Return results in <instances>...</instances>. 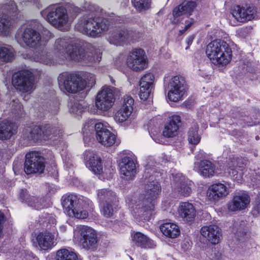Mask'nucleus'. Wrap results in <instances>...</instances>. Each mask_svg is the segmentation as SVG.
Listing matches in <instances>:
<instances>
[{"mask_svg":"<svg viewBox=\"0 0 260 260\" xmlns=\"http://www.w3.org/2000/svg\"><path fill=\"white\" fill-rule=\"evenodd\" d=\"M70 111L71 113L79 115L83 111V107L79 103H74L73 105L71 107Z\"/></svg>","mask_w":260,"mask_h":260,"instance_id":"obj_50","label":"nucleus"},{"mask_svg":"<svg viewBox=\"0 0 260 260\" xmlns=\"http://www.w3.org/2000/svg\"><path fill=\"white\" fill-rule=\"evenodd\" d=\"M194 165V170L203 177L210 178L214 175L215 166L211 161L204 159L200 162H195Z\"/></svg>","mask_w":260,"mask_h":260,"instance_id":"obj_24","label":"nucleus"},{"mask_svg":"<svg viewBox=\"0 0 260 260\" xmlns=\"http://www.w3.org/2000/svg\"><path fill=\"white\" fill-rule=\"evenodd\" d=\"M99 34H91V33L89 34V35L90 37H97Z\"/></svg>","mask_w":260,"mask_h":260,"instance_id":"obj_58","label":"nucleus"},{"mask_svg":"<svg viewBox=\"0 0 260 260\" xmlns=\"http://www.w3.org/2000/svg\"><path fill=\"white\" fill-rule=\"evenodd\" d=\"M57 260H77V254L73 251L67 249H61L57 251Z\"/></svg>","mask_w":260,"mask_h":260,"instance_id":"obj_41","label":"nucleus"},{"mask_svg":"<svg viewBox=\"0 0 260 260\" xmlns=\"http://www.w3.org/2000/svg\"><path fill=\"white\" fill-rule=\"evenodd\" d=\"M17 6L13 1H9L2 6L1 11L3 14L0 18V31L5 32L14 26V22L11 19L9 20V14H16Z\"/></svg>","mask_w":260,"mask_h":260,"instance_id":"obj_15","label":"nucleus"},{"mask_svg":"<svg viewBox=\"0 0 260 260\" xmlns=\"http://www.w3.org/2000/svg\"><path fill=\"white\" fill-rule=\"evenodd\" d=\"M77 229L80 235V243L86 249L95 250L98 246V238L96 232L86 225H80Z\"/></svg>","mask_w":260,"mask_h":260,"instance_id":"obj_13","label":"nucleus"},{"mask_svg":"<svg viewBox=\"0 0 260 260\" xmlns=\"http://www.w3.org/2000/svg\"><path fill=\"white\" fill-rule=\"evenodd\" d=\"M85 82V86L92 87L95 84V77L94 74L88 73L86 75L85 80H83Z\"/></svg>","mask_w":260,"mask_h":260,"instance_id":"obj_49","label":"nucleus"},{"mask_svg":"<svg viewBox=\"0 0 260 260\" xmlns=\"http://www.w3.org/2000/svg\"><path fill=\"white\" fill-rule=\"evenodd\" d=\"M258 138V137H256V139L257 140Z\"/></svg>","mask_w":260,"mask_h":260,"instance_id":"obj_64","label":"nucleus"},{"mask_svg":"<svg viewBox=\"0 0 260 260\" xmlns=\"http://www.w3.org/2000/svg\"><path fill=\"white\" fill-rule=\"evenodd\" d=\"M93 128L95 131L96 140L101 144L109 147L115 143L116 136L108 130L102 123L95 124L92 120L86 122L83 128L84 133L87 131L93 130Z\"/></svg>","mask_w":260,"mask_h":260,"instance_id":"obj_5","label":"nucleus"},{"mask_svg":"<svg viewBox=\"0 0 260 260\" xmlns=\"http://www.w3.org/2000/svg\"><path fill=\"white\" fill-rule=\"evenodd\" d=\"M129 68L135 71H139L146 68L147 58L144 50L135 48L129 52L126 59Z\"/></svg>","mask_w":260,"mask_h":260,"instance_id":"obj_14","label":"nucleus"},{"mask_svg":"<svg viewBox=\"0 0 260 260\" xmlns=\"http://www.w3.org/2000/svg\"><path fill=\"white\" fill-rule=\"evenodd\" d=\"M97 200L99 204L107 203L118 202L115 192L108 189H101L97 190Z\"/></svg>","mask_w":260,"mask_h":260,"instance_id":"obj_30","label":"nucleus"},{"mask_svg":"<svg viewBox=\"0 0 260 260\" xmlns=\"http://www.w3.org/2000/svg\"><path fill=\"white\" fill-rule=\"evenodd\" d=\"M116 88L108 85H104L97 93L95 105L100 110L107 111L113 106L115 100Z\"/></svg>","mask_w":260,"mask_h":260,"instance_id":"obj_10","label":"nucleus"},{"mask_svg":"<svg viewBox=\"0 0 260 260\" xmlns=\"http://www.w3.org/2000/svg\"><path fill=\"white\" fill-rule=\"evenodd\" d=\"M32 258L33 260H38V257H37L36 256H32Z\"/></svg>","mask_w":260,"mask_h":260,"instance_id":"obj_59","label":"nucleus"},{"mask_svg":"<svg viewBox=\"0 0 260 260\" xmlns=\"http://www.w3.org/2000/svg\"><path fill=\"white\" fill-rule=\"evenodd\" d=\"M43 140L49 139L55 140V137H59L62 132L61 129L50 125L42 126Z\"/></svg>","mask_w":260,"mask_h":260,"instance_id":"obj_36","label":"nucleus"},{"mask_svg":"<svg viewBox=\"0 0 260 260\" xmlns=\"http://www.w3.org/2000/svg\"><path fill=\"white\" fill-rule=\"evenodd\" d=\"M154 75L148 73L144 75L140 81L139 96L141 100L145 101L149 96L153 86Z\"/></svg>","mask_w":260,"mask_h":260,"instance_id":"obj_21","label":"nucleus"},{"mask_svg":"<svg viewBox=\"0 0 260 260\" xmlns=\"http://www.w3.org/2000/svg\"><path fill=\"white\" fill-rule=\"evenodd\" d=\"M30 256L29 255V256H28L27 257L26 259H27V260H30Z\"/></svg>","mask_w":260,"mask_h":260,"instance_id":"obj_63","label":"nucleus"},{"mask_svg":"<svg viewBox=\"0 0 260 260\" xmlns=\"http://www.w3.org/2000/svg\"><path fill=\"white\" fill-rule=\"evenodd\" d=\"M58 109H59L58 105V104H57V103H56V106L55 109V110H54V111H53L52 112H53L54 114H56V113H57V112H58Z\"/></svg>","mask_w":260,"mask_h":260,"instance_id":"obj_57","label":"nucleus"},{"mask_svg":"<svg viewBox=\"0 0 260 260\" xmlns=\"http://www.w3.org/2000/svg\"><path fill=\"white\" fill-rule=\"evenodd\" d=\"M12 112L17 117H19L23 114V109L22 105L20 103L17 99L13 100L10 104Z\"/></svg>","mask_w":260,"mask_h":260,"instance_id":"obj_44","label":"nucleus"},{"mask_svg":"<svg viewBox=\"0 0 260 260\" xmlns=\"http://www.w3.org/2000/svg\"><path fill=\"white\" fill-rule=\"evenodd\" d=\"M190 185L185 181L181 180L176 183V189L183 196L187 197L190 195L192 191Z\"/></svg>","mask_w":260,"mask_h":260,"instance_id":"obj_43","label":"nucleus"},{"mask_svg":"<svg viewBox=\"0 0 260 260\" xmlns=\"http://www.w3.org/2000/svg\"><path fill=\"white\" fill-rule=\"evenodd\" d=\"M163 159L164 160L165 162H166V161H167L168 160V158L167 157L166 158H163Z\"/></svg>","mask_w":260,"mask_h":260,"instance_id":"obj_60","label":"nucleus"},{"mask_svg":"<svg viewBox=\"0 0 260 260\" xmlns=\"http://www.w3.org/2000/svg\"><path fill=\"white\" fill-rule=\"evenodd\" d=\"M58 55L62 58L66 55L71 59L85 63L99 62L101 53L99 49L81 41H67L65 39H57L54 45Z\"/></svg>","mask_w":260,"mask_h":260,"instance_id":"obj_1","label":"nucleus"},{"mask_svg":"<svg viewBox=\"0 0 260 260\" xmlns=\"http://www.w3.org/2000/svg\"><path fill=\"white\" fill-rule=\"evenodd\" d=\"M193 20L192 19H188L185 21V24H181V28L182 29L180 30L179 32H184L188 30V28L193 23Z\"/></svg>","mask_w":260,"mask_h":260,"instance_id":"obj_52","label":"nucleus"},{"mask_svg":"<svg viewBox=\"0 0 260 260\" xmlns=\"http://www.w3.org/2000/svg\"><path fill=\"white\" fill-rule=\"evenodd\" d=\"M194 38V36L193 35H190L188 37V38L186 40V43L188 46L191 44Z\"/></svg>","mask_w":260,"mask_h":260,"instance_id":"obj_56","label":"nucleus"},{"mask_svg":"<svg viewBox=\"0 0 260 260\" xmlns=\"http://www.w3.org/2000/svg\"><path fill=\"white\" fill-rule=\"evenodd\" d=\"M149 173V170L146 169L145 177L147 180L145 194L140 196L138 201H136L131 207L132 209V214L136 217L141 218L147 212L153 210V200L158 197L161 191L159 183L153 179V175L148 177Z\"/></svg>","mask_w":260,"mask_h":260,"instance_id":"obj_2","label":"nucleus"},{"mask_svg":"<svg viewBox=\"0 0 260 260\" xmlns=\"http://www.w3.org/2000/svg\"><path fill=\"white\" fill-rule=\"evenodd\" d=\"M181 118L179 116L173 115L169 117V121L165 126L162 131L164 136L171 138L176 136L178 134Z\"/></svg>","mask_w":260,"mask_h":260,"instance_id":"obj_26","label":"nucleus"},{"mask_svg":"<svg viewBox=\"0 0 260 260\" xmlns=\"http://www.w3.org/2000/svg\"><path fill=\"white\" fill-rule=\"evenodd\" d=\"M34 58L36 61H38L46 65H51L54 63L53 59L46 51H42L35 54Z\"/></svg>","mask_w":260,"mask_h":260,"instance_id":"obj_42","label":"nucleus"},{"mask_svg":"<svg viewBox=\"0 0 260 260\" xmlns=\"http://www.w3.org/2000/svg\"><path fill=\"white\" fill-rule=\"evenodd\" d=\"M201 234L213 244H218L222 237L221 229L215 224L204 226L201 229Z\"/></svg>","mask_w":260,"mask_h":260,"instance_id":"obj_19","label":"nucleus"},{"mask_svg":"<svg viewBox=\"0 0 260 260\" xmlns=\"http://www.w3.org/2000/svg\"><path fill=\"white\" fill-rule=\"evenodd\" d=\"M180 5L181 7H182V9H183L185 14L190 15L196 8L197 4L195 2L188 1L187 2H184Z\"/></svg>","mask_w":260,"mask_h":260,"instance_id":"obj_47","label":"nucleus"},{"mask_svg":"<svg viewBox=\"0 0 260 260\" xmlns=\"http://www.w3.org/2000/svg\"><path fill=\"white\" fill-rule=\"evenodd\" d=\"M253 211L254 212H256L257 214H260V193L257 195L255 198Z\"/></svg>","mask_w":260,"mask_h":260,"instance_id":"obj_53","label":"nucleus"},{"mask_svg":"<svg viewBox=\"0 0 260 260\" xmlns=\"http://www.w3.org/2000/svg\"><path fill=\"white\" fill-rule=\"evenodd\" d=\"M82 202V200L74 194L63 196L62 198V205L64 212L70 217L78 219H85L88 215L87 211L80 207Z\"/></svg>","mask_w":260,"mask_h":260,"instance_id":"obj_7","label":"nucleus"},{"mask_svg":"<svg viewBox=\"0 0 260 260\" xmlns=\"http://www.w3.org/2000/svg\"><path fill=\"white\" fill-rule=\"evenodd\" d=\"M227 168L228 173L234 179L239 180L241 177L245 167L242 159L233 158L228 161Z\"/></svg>","mask_w":260,"mask_h":260,"instance_id":"obj_25","label":"nucleus"},{"mask_svg":"<svg viewBox=\"0 0 260 260\" xmlns=\"http://www.w3.org/2000/svg\"><path fill=\"white\" fill-rule=\"evenodd\" d=\"M47 31L37 20H31L23 24L20 28V32H43Z\"/></svg>","mask_w":260,"mask_h":260,"instance_id":"obj_32","label":"nucleus"},{"mask_svg":"<svg viewBox=\"0 0 260 260\" xmlns=\"http://www.w3.org/2000/svg\"><path fill=\"white\" fill-rule=\"evenodd\" d=\"M14 57L13 49L10 47L0 46V60L3 62L11 61Z\"/></svg>","mask_w":260,"mask_h":260,"instance_id":"obj_39","label":"nucleus"},{"mask_svg":"<svg viewBox=\"0 0 260 260\" xmlns=\"http://www.w3.org/2000/svg\"><path fill=\"white\" fill-rule=\"evenodd\" d=\"M110 78H111V82H112V83H114V80L112 78H111V77H110Z\"/></svg>","mask_w":260,"mask_h":260,"instance_id":"obj_62","label":"nucleus"},{"mask_svg":"<svg viewBox=\"0 0 260 260\" xmlns=\"http://www.w3.org/2000/svg\"><path fill=\"white\" fill-rule=\"evenodd\" d=\"M21 36V40H18L20 43L23 42L30 47H36L39 45H45L47 40L42 39L40 34H16L15 38L18 39Z\"/></svg>","mask_w":260,"mask_h":260,"instance_id":"obj_23","label":"nucleus"},{"mask_svg":"<svg viewBox=\"0 0 260 260\" xmlns=\"http://www.w3.org/2000/svg\"><path fill=\"white\" fill-rule=\"evenodd\" d=\"M134 104V99L131 96H126L124 98L123 103L121 108H123L128 111V113L131 112L132 113Z\"/></svg>","mask_w":260,"mask_h":260,"instance_id":"obj_48","label":"nucleus"},{"mask_svg":"<svg viewBox=\"0 0 260 260\" xmlns=\"http://www.w3.org/2000/svg\"><path fill=\"white\" fill-rule=\"evenodd\" d=\"M199 126L194 124L188 132V140L190 144L197 145L200 141L201 137L198 134Z\"/></svg>","mask_w":260,"mask_h":260,"instance_id":"obj_40","label":"nucleus"},{"mask_svg":"<svg viewBox=\"0 0 260 260\" xmlns=\"http://www.w3.org/2000/svg\"><path fill=\"white\" fill-rule=\"evenodd\" d=\"M229 194V190L225 184L217 183L209 187L207 191V197L210 201H217Z\"/></svg>","mask_w":260,"mask_h":260,"instance_id":"obj_18","label":"nucleus"},{"mask_svg":"<svg viewBox=\"0 0 260 260\" xmlns=\"http://www.w3.org/2000/svg\"><path fill=\"white\" fill-rule=\"evenodd\" d=\"M131 115L132 113H128V111L120 108L115 113L114 119L117 122L124 123V125L128 126L132 122Z\"/></svg>","mask_w":260,"mask_h":260,"instance_id":"obj_37","label":"nucleus"},{"mask_svg":"<svg viewBox=\"0 0 260 260\" xmlns=\"http://www.w3.org/2000/svg\"><path fill=\"white\" fill-rule=\"evenodd\" d=\"M108 41L111 44L121 46L135 41L132 39L129 34H108Z\"/></svg>","mask_w":260,"mask_h":260,"instance_id":"obj_31","label":"nucleus"},{"mask_svg":"<svg viewBox=\"0 0 260 260\" xmlns=\"http://www.w3.org/2000/svg\"><path fill=\"white\" fill-rule=\"evenodd\" d=\"M121 177L126 180L134 178L136 174V165L133 158L125 156L122 158L119 164Z\"/></svg>","mask_w":260,"mask_h":260,"instance_id":"obj_16","label":"nucleus"},{"mask_svg":"<svg viewBox=\"0 0 260 260\" xmlns=\"http://www.w3.org/2000/svg\"><path fill=\"white\" fill-rule=\"evenodd\" d=\"M168 88V96L170 101L177 102L181 100L187 88L184 78L180 75L173 76L169 81Z\"/></svg>","mask_w":260,"mask_h":260,"instance_id":"obj_11","label":"nucleus"},{"mask_svg":"<svg viewBox=\"0 0 260 260\" xmlns=\"http://www.w3.org/2000/svg\"><path fill=\"white\" fill-rule=\"evenodd\" d=\"M29 197H31L28 194L27 190L25 189H22L19 193V198L22 201L26 202V200Z\"/></svg>","mask_w":260,"mask_h":260,"instance_id":"obj_54","label":"nucleus"},{"mask_svg":"<svg viewBox=\"0 0 260 260\" xmlns=\"http://www.w3.org/2000/svg\"><path fill=\"white\" fill-rule=\"evenodd\" d=\"M28 138L34 141L43 140L42 126H35L31 130Z\"/></svg>","mask_w":260,"mask_h":260,"instance_id":"obj_46","label":"nucleus"},{"mask_svg":"<svg viewBox=\"0 0 260 260\" xmlns=\"http://www.w3.org/2000/svg\"><path fill=\"white\" fill-rule=\"evenodd\" d=\"M178 214L184 221L191 222L194 220L197 212L192 204L188 202H183L179 206Z\"/></svg>","mask_w":260,"mask_h":260,"instance_id":"obj_27","label":"nucleus"},{"mask_svg":"<svg viewBox=\"0 0 260 260\" xmlns=\"http://www.w3.org/2000/svg\"><path fill=\"white\" fill-rule=\"evenodd\" d=\"M12 83L20 92L30 93L35 89L33 74L27 70L19 71L12 76Z\"/></svg>","mask_w":260,"mask_h":260,"instance_id":"obj_8","label":"nucleus"},{"mask_svg":"<svg viewBox=\"0 0 260 260\" xmlns=\"http://www.w3.org/2000/svg\"><path fill=\"white\" fill-rule=\"evenodd\" d=\"M26 203L29 206L36 210H41L50 206L49 202H47L44 198H38L35 196L27 198Z\"/></svg>","mask_w":260,"mask_h":260,"instance_id":"obj_35","label":"nucleus"},{"mask_svg":"<svg viewBox=\"0 0 260 260\" xmlns=\"http://www.w3.org/2000/svg\"><path fill=\"white\" fill-rule=\"evenodd\" d=\"M36 240L39 247L44 250L52 249L56 244L54 235L47 231L40 232Z\"/></svg>","mask_w":260,"mask_h":260,"instance_id":"obj_22","label":"nucleus"},{"mask_svg":"<svg viewBox=\"0 0 260 260\" xmlns=\"http://www.w3.org/2000/svg\"><path fill=\"white\" fill-rule=\"evenodd\" d=\"M184 14H185V13L182 9V7H181L180 5L176 7L173 10V15L175 18H178Z\"/></svg>","mask_w":260,"mask_h":260,"instance_id":"obj_51","label":"nucleus"},{"mask_svg":"<svg viewBox=\"0 0 260 260\" xmlns=\"http://www.w3.org/2000/svg\"><path fill=\"white\" fill-rule=\"evenodd\" d=\"M5 221V216L2 213H0V236L3 233V223Z\"/></svg>","mask_w":260,"mask_h":260,"instance_id":"obj_55","label":"nucleus"},{"mask_svg":"<svg viewBox=\"0 0 260 260\" xmlns=\"http://www.w3.org/2000/svg\"><path fill=\"white\" fill-rule=\"evenodd\" d=\"M85 158L86 160V165L94 173L100 174L103 171V166L101 158L96 154L91 152L85 153Z\"/></svg>","mask_w":260,"mask_h":260,"instance_id":"obj_28","label":"nucleus"},{"mask_svg":"<svg viewBox=\"0 0 260 260\" xmlns=\"http://www.w3.org/2000/svg\"><path fill=\"white\" fill-rule=\"evenodd\" d=\"M160 230L164 235L171 238H175L180 234L178 226L173 223L162 224L160 226Z\"/></svg>","mask_w":260,"mask_h":260,"instance_id":"obj_34","label":"nucleus"},{"mask_svg":"<svg viewBox=\"0 0 260 260\" xmlns=\"http://www.w3.org/2000/svg\"><path fill=\"white\" fill-rule=\"evenodd\" d=\"M110 24L108 20L99 18L81 20L75 25V29L80 32H102L108 30Z\"/></svg>","mask_w":260,"mask_h":260,"instance_id":"obj_9","label":"nucleus"},{"mask_svg":"<svg viewBox=\"0 0 260 260\" xmlns=\"http://www.w3.org/2000/svg\"><path fill=\"white\" fill-rule=\"evenodd\" d=\"M42 16L52 26L60 30H68V16L66 9L62 7H50L41 12Z\"/></svg>","mask_w":260,"mask_h":260,"instance_id":"obj_4","label":"nucleus"},{"mask_svg":"<svg viewBox=\"0 0 260 260\" xmlns=\"http://www.w3.org/2000/svg\"><path fill=\"white\" fill-rule=\"evenodd\" d=\"M133 240L138 246L144 248H154L155 243L141 233H136L133 236Z\"/></svg>","mask_w":260,"mask_h":260,"instance_id":"obj_33","label":"nucleus"},{"mask_svg":"<svg viewBox=\"0 0 260 260\" xmlns=\"http://www.w3.org/2000/svg\"><path fill=\"white\" fill-rule=\"evenodd\" d=\"M134 7L139 12L149 9L151 6V0H132Z\"/></svg>","mask_w":260,"mask_h":260,"instance_id":"obj_45","label":"nucleus"},{"mask_svg":"<svg viewBox=\"0 0 260 260\" xmlns=\"http://www.w3.org/2000/svg\"><path fill=\"white\" fill-rule=\"evenodd\" d=\"M24 171L27 174L42 173L45 169L44 159L37 152L27 153L25 155Z\"/></svg>","mask_w":260,"mask_h":260,"instance_id":"obj_12","label":"nucleus"},{"mask_svg":"<svg viewBox=\"0 0 260 260\" xmlns=\"http://www.w3.org/2000/svg\"><path fill=\"white\" fill-rule=\"evenodd\" d=\"M58 82L60 89L63 92L76 93L85 87V81L76 74H60L58 77Z\"/></svg>","mask_w":260,"mask_h":260,"instance_id":"obj_6","label":"nucleus"},{"mask_svg":"<svg viewBox=\"0 0 260 260\" xmlns=\"http://www.w3.org/2000/svg\"><path fill=\"white\" fill-rule=\"evenodd\" d=\"M17 127L10 121L5 120L0 122V140L10 139L16 133Z\"/></svg>","mask_w":260,"mask_h":260,"instance_id":"obj_29","label":"nucleus"},{"mask_svg":"<svg viewBox=\"0 0 260 260\" xmlns=\"http://www.w3.org/2000/svg\"><path fill=\"white\" fill-rule=\"evenodd\" d=\"M154 141L157 143H160V141H159V140H157L156 139H154Z\"/></svg>","mask_w":260,"mask_h":260,"instance_id":"obj_61","label":"nucleus"},{"mask_svg":"<svg viewBox=\"0 0 260 260\" xmlns=\"http://www.w3.org/2000/svg\"><path fill=\"white\" fill-rule=\"evenodd\" d=\"M256 10L253 7L245 8L236 6L233 8L232 14L238 21L245 22L253 19Z\"/></svg>","mask_w":260,"mask_h":260,"instance_id":"obj_20","label":"nucleus"},{"mask_svg":"<svg viewBox=\"0 0 260 260\" xmlns=\"http://www.w3.org/2000/svg\"><path fill=\"white\" fill-rule=\"evenodd\" d=\"M249 196L245 192L236 193L232 200L228 203V208L231 211H239L245 209L249 204Z\"/></svg>","mask_w":260,"mask_h":260,"instance_id":"obj_17","label":"nucleus"},{"mask_svg":"<svg viewBox=\"0 0 260 260\" xmlns=\"http://www.w3.org/2000/svg\"><path fill=\"white\" fill-rule=\"evenodd\" d=\"M206 53L212 63L224 66L231 61L232 51L229 44L221 40H215L207 46Z\"/></svg>","mask_w":260,"mask_h":260,"instance_id":"obj_3","label":"nucleus"},{"mask_svg":"<svg viewBox=\"0 0 260 260\" xmlns=\"http://www.w3.org/2000/svg\"><path fill=\"white\" fill-rule=\"evenodd\" d=\"M118 202L107 203L100 204L101 207L102 214L106 218L113 216L114 213L118 206Z\"/></svg>","mask_w":260,"mask_h":260,"instance_id":"obj_38","label":"nucleus"}]
</instances>
